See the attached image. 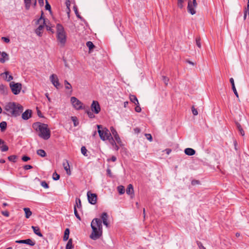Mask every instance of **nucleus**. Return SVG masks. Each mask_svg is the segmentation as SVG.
Listing matches in <instances>:
<instances>
[{"label":"nucleus","instance_id":"obj_29","mask_svg":"<svg viewBox=\"0 0 249 249\" xmlns=\"http://www.w3.org/2000/svg\"><path fill=\"white\" fill-rule=\"evenodd\" d=\"M37 154L41 157H44L46 155V153L44 150L39 149L37 151Z\"/></svg>","mask_w":249,"mask_h":249},{"label":"nucleus","instance_id":"obj_1","mask_svg":"<svg viewBox=\"0 0 249 249\" xmlns=\"http://www.w3.org/2000/svg\"><path fill=\"white\" fill-rule=\"evenodd\" d=\"M6 114L10 116L17 117L23 110V107L16 102H8L4 107Z\"/></svg>","mask_w":249,"mask_h":249},{"label":"nucleus","instance_id":"obj_42","mask_svg":"<svg viewBox=\"0 0 249 249\" xmlns=\"http://www.w3.org/2000/svg\"><path fill=\"white\" fill-rule=\"evenodd\" d=\"M0 148H1V150L2 152L7 151L8 150V147L5 145L4 143L3 144Z\"/></svg>","mask_w":249,"mask_h":249},{"label":"nucleus","instance_id":"obj_33","mask_svg":"<svg viewBox=\"0 0 249 249\" xmlns=\"http://www.w3.org/2000/svg\"><path fill=\"white\" fill-rule=\"evenodd\" d=\"M71 119L73 122L74 126H76L78 125L79 122L78 121V120L76 117L72 116L71 117Z\"/></svg>","mask_w":249,"mask_h":249},{"label":"nucleus","instance_id":"obj_56","mask_svg":"<svg viewBox=\"0 0 249 249\" xmlns=\"http://www.w3.org/2000/svg\"><path fill=\"white\" fill-rule=\"evenodd\" d=\"M1 39L6 43H9L10 42V39L8 37H2Z\"/></svg>","mask_w":249,"mask_h":249},{"label":"nucleus","instance_id":"obj_26","mask_svg":"<svg viewBox=\"0 0 249 249\" xmlns=\"http://www.w3.org/2000/svg\"><path fill=\"white\" fill-rule=\"evenodd\" d=\"M70 230L68 228H67L64 231V234L63 236V240L66 241L68 240L69 237Z\"/></svg>","mask_w":249,"mask_h":249},{"label":"nucleus","instance_id":"obj_64","mask_svg":"<svg viewBox=\"0 0 249 249\" xmlns=\"http://www.w3.org/2000/svg\"><path fill=\"white\" fill-rule=\"evenodd\" d=\"M117 159L116 158V157L115 156H112V157L110 159V160L113 162L115 161Z\"/></svg>","mask_w":249,"mask_h":249},{"label":"nucleus","instance_id":"obj_35","mask_svg":"<svg viewBox=\"0 0 249 249\" xmlns=\"http://www.w3.org/2000/svg\"><path fill=\"white\" fill-rule=\"evenodd\" d=\"M64 83H65V88L66 89H72V87H71V85L69 83V82L68 81L65 80Z\"/></svg>","mask_w":249,"mask_h":249},{"label":"nucleus","instance_id":"obj_61","mask_svg":"<svg viewBox=\"0 0 249 249\" xmlns=\"http://www.w3.org/2000/svg\"><path fill=\"white\" fill-rule=\"evenodd\" d=\"M2 213L3 215L8 217L9 216V213L7 211L2 212Z\"/></svg>","mask_w":249,"mask_h":249},{"label":"nucleus","instance_id":"obj_62","mask_svg":"<svg viewBox=\"0 0 249 249\" xmlns=\"http://www.w3.org/2000/svg\"><path fill=\"white\" fill-rule=\"evenodd\" d=\"M73 9H74V11L75 15H77V14H79L78 13V9H77V8L76 6H74L73 7Z\"/></svg>","mask_w":249,"mask_h":249},{"label":"nucleus","instance_id":"obj_16","mask_svg":"<svg viewBox=\"0 0 249 249\" xmlns=\"http://www.w3.org/2000/svg\"><path fill=\"white\" fill-rule=\"evenodd\" d=\"M32 115V111L31 110L27 109L25 112H24L22 114V118L23 120H27L29 119Z\"/></svg>","mask_w":249,"mask_h":249},{"label":"nucleus","instance_id":"obj_4","mask_svg":"<svg viewBox=\"0 0 249 249\" xmlns=\"http://www.w3.org/2000/svg\"><path fill=\"white\" fill-rule=\"evenodd\" d=\"M56 38L58 44L61 46H64L67 41L66 33L62 25H56Z\"/></svg>","mask_w":249,"mask_h":249},{"label":"nucleus","instance_id":"obj_9","mask_svg":"<svg viewBox=\"0 0 249 249\" xmlns=\"http://www.w3.org/2000/svg\"><path fill=\"white\" fill-rule=\"evenodd\" d=\"M197 6V3L189 0L188 3L187 10L189 13L193 15L196 14V8Z\"/></svg>","mask_w":249,"mask_h":249},{"label":"nucleus","instance_id":"obj_63","mask_svg":"<svg viewBox=\"0 0 249 249\" xmlns=\"http://www.w3.org/2000/svg\"><path fill=\"white\" fill-rule=\"evenodd\" d=\"M39 5L42 6L44 5L43 0H38Z\"/></svg>","mask_w":249,"mask_h":249},{"label":"nucleus","instance_id":"obj_13","mask_svg":"<svg viewBox=\"0 0 249 249\" xmlns=\"http://www.w3.org/2000/svg\"><path fill=\"white\" fill-rule=\"evenodd\" d=\"M24 2L26 9L28 10L31 6L35 7L36 5V0H24Z\"/></svg>","mask_w":249,"mask_h":249},{"label":"nucleus","instance_id":"obj_54","mask_svg":"<svg viewBox=\"0 0 249 249\" xmlns=\"http://www.w3.org/2000/svg\"><path fill=\"white\" fill-rule=\"evenodd\" d=\"M247 14L249 15V11L248 10V8H245V11H244V19H246L247 18Z\"/></svg>","mask_w":249,"mask_h":249},{"label":"nucleus","instance_id":"obj_22","mask_svg":"<svg viewBox=\"0 0 249 249\" xmlns=\"http://www.w3.org/2000/svg\"><path fill=\"white\" fill-rule=\"evenodd\" d=\"M126 192L128 195H133L134 190L132 184H130L128 185Z\"/></svg>","mask_w":249,"mask_h":249},{"label":"nucleus","instance_id":"obj_24","mask_svg":"<svg viewBox=\"0 0 249 249\" xmlns=\"http://www.w3.org/2000/svg\"><path fill=\"white\" fill-rule=\"evenodd\" d=\"M0 92L3 95L7 93V88L3 84L0 85Z\"/></svg>","mask_w":249,"mask_h":249},{"label":"nucleus","instance_id":"obj_39","mask_svg":"<svg viewBox=\"0 0 249 249\" xmlns=\"http://www.w3.org/2000/svg\"><path fill=\"white\" fill-rule=\"evenodd\" d=\"M81 153L82 154L85 156H87V150L86 149V148L85 147V146H82L81 148Z\"/></svg>","mask_w":249,"mask_h":249},{"label":"nucleus","instance_id":"obj_57","mask_svg":"<svg viewBox=\"0 0 249 249\" xmlns=\"http://www.w3.org/2000/svg\"><path fill=\"white\" fill-rule=\"evenodd\" d=\"M32 168H33V167L30 165H26L24 167V169L25 170H29V169H32Z\"/></svg>","mask_w":249,"mask_h":249},{"label":"nucleus","instance_id":"obj_18","mask_svg":"<svg viewBox=\"0 0 249 249\" xmlns=\"http://www.w3.org/2000/svg\"><path fill=\"white\" fill-rule=\"evenodd\" d=\"M64 169L66 170L67 174L71 175L70 166L68 160H66L65 162L63 163Z\"/></svg>","mask_w":249,"mask_h":249},{"label":"nucleus","instance_id":"obj_14","mask_svg":"<svg viewBox=\"0 0 249 249\" xmlns=\"http://www.w3.org/2000/svg\"><path fill=\"white\" fill-rule=\"evenodd\" d=\"M16 242L19 244H26L27 245H29L31 246H33L35 245V242L30 239H27L26 240H17Z\"/></svg>","mask_w":249,"mask_h":249},{"label":"nucleus","instance_id":"obj_52","mask_svg":"<svg viewBox=\"0 0 249 249\" xmlns=\"http://www.w3.org/2000/svg\"><path fill=\"white\" fill-rule=\"evenodd\" d=\"M232 89L233 91V92H234V94L235 95V96H236L237 98H238V97H239L238 94V93H237V90H236V88H235V86H233V87H232Z\"/></svg>","mask_w":249,"mask_h":249},{"label":"nucleus","instance_id":"obj_53","mask_svg":"<svg viewBox=\"0 0 249 249\" xmlns=\"http://www.w3.org/2000/svg\"><path fill=\"white\" fill-rule=\"evenodd\" d=\"M192 111L193 114L194 115H197L198 114V112H197V110L194 107H193L192 108Z\"/></svg>","mask_w":249,"mask_h":249},{"label":"nucleus","instance_id":"obj_44","mask_svg":"<svg viewBox=\"0 0 249 249\" xmlns=\"http://www.w3.org/2000/svg\"><path fill=\"white\" fill-rule=\"evenodd\" d=\"M41 185L44 188H49V185L45 181H42L41 182Z\"/></svg>","mask_w":249,"mask_h":249},{"label":"nucleus","instance_id":"obj_28","mask_svg":"<svg viewBox=\"0 0 249 249\" xmlns=\"http://www.w3.org/2000/svg\"><path fill=\"white\" fill-rule=\"evenodd\" d=\"M73 248L71 239L69 240L66 247V249H72Z\"/></svg>","mask_w":249,"mask_h":249},{"label":"nucleus","instance_id":"obj_45","mask_svg":"<svg viewBox=\"0 0 249 249\" xmlns=\"http://www.w3.org/2000/svg\"><path fill=\"white\" fill-rule=\"evenodd\" d=\"M86 112H87V113L88 116L89 117V118L92 119L95 117V116L93 114V113L92 112H91L90 111L88 110Z\"/></svg>","mask_w":249,"mask_h":249},{"label":"nucleus","instance_id":"obj_47","mask_svg":"<svg viewBox=\"0 0 249 249\" xmlns=\"http://www.w3.org/2000/svg\"><path fill=\"white\" fill-rule=\"evenodd\" d=\"M74 214H75V216L76 217V218H78V219L80 220L81 218H80V217L79 215L78 214V212L77 211V210L76 208V205H74Z\"/></svg>","mask_w":249,"mask_h":249},{"label":"nucleus","instance_id":"obj_25","mask_svg":"<svg viewBox=\"0 0 249 249\" xmlns=\"http://www.w3.org/2000/svg\"><path fill=\"white\" fill-rule=\"evenodd\" d=\"M130 100L131 102L133 103L135 105H138L139 101L135 95H130L129 96Z\"/></svg>","mask_w":249,"mask_h":249},{"label":"nucleus","instance_id":"obj_40","mask_svg":"<svg viewBox=\"0 0 249 249\" xmlns=\"http://www.w3.org/2000/svg\"><path fill=\"white\" fill-rule=\"evenodd\" d=\"M110 131H111V134H112V135L114 136L118 135V133L117 132V131L116 130V129L112 126H111L110 127Z\"/></svg>","mask_w":249,"mask_h":249},{"label":"nucleus","instance_id":"obj_34","mask_svg":"<svg viewBox=\"0 0 249 249\" xmlns=\"http://www.w3.org/2000/svg\"><path fill=\"white\" fill-rule=\"evenodd\" d=\"M107 141H108L109 143L111 144V145L113 147H114L116 144V143L115 142L116 141L114 140L112 136H111L109 139H108Z\"/></svg>","mask_w":249,"mask_h":249},{"label":"nucleus","instance_id":"obj_3","mask_svg":"<svg viewBox=\"0 0 249 249\" xmlns=\"http://www.w3.org/2000/svg\"><path fill=\"white\" fill-rule=\"evenodd\" d=\"M33 127L38 132V135L40 138L45 140L50 138V130L47 124L36 122L33 124Z\"/></svg>","mask_w":249,"mask_h":249},{"label":"nucleus","instance_id":"obj_51","mask_svg":"<svg viewBox=\"0 0 249 249\" xmlns=\"http://www.w3.org/2000/svg\"><path fill=\"white\" fill-rule=\"evenodd\" d=\"M136 105V107L135 108V111L137 112H140L142 110L141 109V108L140 106V105L139 104L138 105Z\"/></svg>","mask_w":249,"mask_h":249},{"label":"nucleus","instance_id":"obj_8","mask_svg":"<svg viewBox=\"0 0 249 249\" xmlns=\"http://www.w3.org/2000/svg\"><path fill=\"white\" fill-rule=\"evenodd\" d=\"M71 102L73 107L77 110H80L83 108V103L75 97H71Z\"/></svg>","mask_w":249,"mask_h":249},{"label":"nucleus","instance_id":"obj_41","mask_svg":"<svg viewBox=\"0 0 249 249\" xmlns=\"http://www.w3.org/2000/svg\"><path fill=\"white\" fill-rule=\"evenodd\" d=\"M185 0H178V5L180 8H182L183 7V3Z\"/></svg>","mask_w":249,"mask_h":249},{"label":"nucleus","instance_id":"obj_10","mask_svg":"<svg viewBox=\"0 0 249 249\" xmlns=\"http://www.w3.org/2000/svg\"><path fill=\"white\" fill-rule=\"evenodd\" d=\"M91 110L95 114H98L100 110L101 107L98 102L96 101H93L91 105Z\"/></svg>","mask_w":249,"mask_h":249},{"label":"nucleus","instance_id":"obj_48","mask_svg":"<svg viewBox=\"0 0 249 249\" xmlns=\"http://www.w3.org/2000/svg\"><path fill=\"white\" fill-rule=\"evenodd\" d=\"M162 80L163 81V82L164 83V84L166 85H167L168 84V82L169 81V78L166 77V76H162Z\"/></svg>","mask_w":249,"mask_h":249},{"label":"nucleus","instance_id":"obj_15","mask_svg":"<svg viewBox=\"0 0 249 249\" xmlns=\"http://www.w3.org/2000/svg\"><path fill=\"white\" fill-rule=\"evenodd\" d=\"M0 62L1 63H5L6 61L8 60L9 59L8 54L4 52L0 53Z\"/></svg>","mask_w":249,"mask_h":249},{"label":"nucleus","instance_id":"obj_50","mask_svg":"<svg viewBox=\"0 0 249 249\" xmlns=\"http://www.w3.org/2000/svg\"><path fill=\"white\" fill-rule=\"evenodd\" d=\"M145 136L147 140L150 142L152 141V137L150 134H145Z\"/></svg>","mask_w":249,"mask_h":249},{"label":"nucleus","instance_id":"obj_19","mask_svg":"<svg viewBox=\"0 0 249 249\" xmlns=\"http://www.w3.org/2000/svg\"><path fill=\"white\" fill-rule=\"evenodd\" d=\"M32 229L33 230L34 232L39 237H43L42 234L40 231L39 227L36 226H32Z\"/></svg>","mask_w":249,"mask_h":249},{"label":"nucleus","instance_id":"obj_12","mask_svg":"<svg viewBox=\"0 0 249 249\" xmlns=\"http://www.w3.org/2000/svg\"><path fill=\"white\" fill-rule=\"evenodd\" d=\"M87 196L88 201L91 204H95L97 202V196L95 194L88 192Z\"/></svg>","mask_w":249,"mask_h":249},{"label":"nucleus","instance_id":"obj_49","mask_svg":"<svg viewBox=\"0 0 249 249\" xmlns=\"http://www.w3.org/2000/svg\"><path fill=\"white\" fill-rule=\"evenodd\" d=\"M76 206L78 208H80L81 207V200L79 198H76Z\"/></svg>","mask_w":249,"mask_h":249},{"label":"nucleus","instance_id":"obj_2","mask_svg":"<svg viewBox=\"0 0 249 249\" xmlns=\"http://www.w3.org/2000/svg\"><path fill=\"white\" fill-rule=\"evenodd\" d=\"M91 228L92 232L89 236L90 238L94 240L99 239L102 235L101 220L99 218L93 219L91 222Z\"/></svg>","mask_w":249,"mask_h":249},{"label":"nucleus","instance_id":"obj_38","mask_svg":"<svg viewBox=\"0 0 249 249\" xmlns=\"http://www.w3.org/2000/svg\"><path fill=\"white\" fill-rule=\"evenodd\" d=\"M8 158L10 161H12L13 162H15L16 161L17 157L15 155H12L9 156Z\"/></svg>","mask_w":249,"mask_h":249},{"label":"nucleus","instance_id":"obj_7","mask_svg":"<svg viewBox=\"0 0 249 249\" xmlns=\"http://www.w3.org/2000/svg\"><path fill=\"white\" fill-rule=\"evenodd\" d=\"M10 87L12 92L15 95L19 93L22 88L21 84L19 83H15L13 82L10 83Z\"/></svg>","mask_w":249,"mask_h":249},{"label":"nucleus","instance_id":"obj_21","mask_svg":"<svg viewBox=\"0 0 249 249\" xmlns=\"http://www.w3.org/2000/svg\"><path fill=\"white\" fill-rule=\"evenodd\" d=\"M3 75V77L7 81H10L12 80L13 78V76L9 74V72L8 71H6L2 74Z\"/></svg>","mask_w":249,"mask_h":249},{"label":"nucleus","instance_id":"obj_17","mask_svg":"<svg viewBox=\"0 0 249 249\" xmlns=\"http://www.w3.org/2000/svg\"><path fill=\"white\" fill-rule=\"evenodd\" d=\"M102 220L103 221V224L107 227H108V223L107 222L108 215L106 213H103L101 215Z\"/></svg>","mask_w":249,"mask_h":249},{"label":"nucleus","instance_id":"obj_27","mask_svg":"<svg viewBox=\"0 0 249 249\" xmlns=\"http://www.w3.org/2000/svg\"><path fill=\"white\" fill-rule=\"evenodd\" d=\"M236 125L237 126V129H238V131H239V133L242 136L245 135V132L243 128H242L240 124L239 123H236Z\"/></svg>","mask_w":249,"mask_h":249},{"label":"nucleus","instance_id":"obj_6","mask_svg":"<svg viewBox=\"0 0 249 249\" xmlns=\"http://www.w3.org/2000/svg\"><path fill=\"white\" fill-rule=\"evenodd\" d=\"M36 24L38 26L35 30V33L37 36H41L46 24L45 20L41 16L40 18L36 20Z\"/></svg>","mask_w":249,"mask_h":249},{"label":"nucleus","instance_id":"obj_55","mask_svg":"<svg viewBox=\"0 0 249 249\" xmlns=\"http://www.w3.org/2000/svg\"><path fill=\"white\" fill-rule=\"evenodd\" d=\"M30 159V158L28 157V156H23L22 158V160L23 161H27L28 160H29Z\"/></svg>","mask_w":249,"mask_h":249},{"label":"nucleus","instance_id":"obj_43","mask_svg":"<svg viewBox=\"0 0 249 249\" xmlns=\"http://www.w3.org/2000/svg\"><path fill=\"white\" fill-rule=\"evenodd\" d=\"M60 176L56 172H54L53 175V178L54 180H57L59 179Z\"/></svg>","mask_w":249,"mask_h":249},{"label":"nucleus","instance_id":"obj_59","mask_svg":"<svg viewBox=\"0 0 249 249\" xmlns=\"http://www.w3.org/2000/svg\"><path fill=\"white\" fill-rule=\"evenodd\" d=\"M197 245L198 247H199V249H201L202 248H203L204 246H203L202 244L199 241H197Z\"/></svg>","mask_w":249,"mask_h":249},{"label":"nucleus","instance_id":"obj_37","mask_svg":"<svg viewBox=\"0 0 249 249\" xmlns=\"http://www.w3.org/2000/svg\"><path fill=\"white\" fill-rule=\"evenodd\" d=\"M86 45L90 50L92 49L94 47L93 43L91 41H88L86 43Z\"/></svg>","mask_w":249,"mask_h":249},{"label":"nucleus","instance_id":"obj_58","mask_svg":"<svg viewBox=\"0 0 249 249\" xmlns=\"http://www.w3.org/2000/svg\"><path fill=\"white\" fill-rule=\"evenodd\" d=\"M45 8L46 10H51V6L48 3L47 1H46V4L45 5Z\"/></svg>","mask_w":249,"mask_h":249},{"label":"nucleus","instance_id":"obj_36","mask_svg":"<svg viewBox=\"0 0 249 249\" xmlns=\"http://www.w3.org/2000/svg\"><path fill=\"white\" fill-rule=\"evenodd\" d=\"M45 26L47 31L51 32L53 34L54 33V30L53 29V26L47 24L46 23Z\"/></svg>","mask_w":249,"mask_h":249},{"label":"nucleus","instance_id":"obj_23","mask_svg":"<svg viewBox=\"0 0 249 249\" xmlns=\"http://www.w3.org/2000/svg\"><path fill=\"white\" fill-rule=\"evenodd\" d=\"M23 210L25 213V217L26 218H29L32 215V212L31 211L29 208H24Z\"/></svg>","mask_w":249,"mask_h":249},{"label":"nucleus","instance_id":"obj_32","mask_svg":"<svg viewBox=\"0 0 249 249\" xmlns=\"http://www.w3.org/2000/svg\"><path fill=\"white\" fill-rule=\"evenodd\" d=\"M113 139L114 140L120 145H122V141L119 136V135H117L113 137Z\"/></svg>","mask_w":249,"mask_h":249},{"label":"nucleus","instance_id":"obj_60","mask_svg":"<svg viewBox=\"0 0 249 249\" xmlns=\"http://www.w3.org/2000/svg\"><path fill=\"white\" fill-rule=\"evenodd\" d=\"M230 83H231V86H232V87L233 86H235V85H234V79H233V78H231L230 79Z\"/></svg>","mask_w":249,"mask_h":249},{"label":"nucleus","instance_id":"obj_5","mask_svg":"<svg viewBox=\"0 0 249 249\" xmlns=\"http://www.w3.org/2000/svg\"><path fill=\"white\" fill-rule=\"evenodd\" d=\"M97 127L100 138L102 140L104 141L107 140L112 136L110 132L107 128H103L100 125H97Z\"/></svg>","mask_w":249,"mask_h":249},{"label":"nucleus","instance_id":"obj_20","mask_svg":"<svg viewBox=\"0 0 249 249\" xmlns=\"http://www.w3.org/2000/svg\"><path fill=\"white\" fill-rule=\"evenodd\" d=\"M184 152L185 154L188 156H193L195 155L196 151L194 149L191 148H187L185 149Z\"/></svg>","mask_w":249,"mask_h":249},{"label":"nucleus","instance_id":"obj_31","mask_svg":"<svg viewBox=\"0 0 249 249\" xmlns=\"http://www.w3.org/2000/svg\"><path fill=\"white\" fill-rule=\"evenodd\" d=\"M117 190L119 192V193L120 195L124 194V189L123 186L120 185L117 187Z\"/></svg>","mask_w":249,"mask_h":249},{"label":"nucleus","instance_id":"obj_30","mask_svg":"<svg viewBox=\"0 0 249 249\" xmlns=\"http://www.w3.org/2000/svg\"><path fill=\"white\" fill-rule=\"evenodd\" d=\"M7 127V123L6 122L3 121L0 123V128L1 131L5 130Z\"/></svg>","mask_w":249,"mask_h":249},{"label":"nucleus","instance_id":"obj_11","mask_svg":"<svg viewBox=\"0 0 249 249\" xmlns=\"http://www.w3.org/2000/svg\"><path fill=\"white\" fill-rule=\"evenodd\" d=\"M50 80L53 85L57 89H58L60 83L57 76L55 74H52L50 77Z\"/></svg>","mask_w":249,"mask_h":249},{"label":"nucleus","instance_id":"obj_46","mask_svg":"<svg viewBox=\"0 0 249 249\" xmlns=\"http://www.w3.org/2000/svg\"><path fill=\"white\" fill-rule=\"evenodd\" d=\"M196 45H197V46L200 48H201V42H200V38L199 37H197L196 39Z\"/></svg>","mask_w":249,"mask_h":249}]
</instances>
